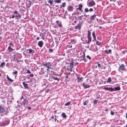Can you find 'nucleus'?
<instances>
[{
	"label": "nucleus",
	"instance_id": "cd10ccee",
	"mask_svg": "<svg viewBox=\"0 0 127 127\" xmlns=\"http://www.w3.org/2000/svg\"><path fill=\"white\" fill-rule=\"evenodd\" d=\"M23 8H24L25 9H24L22 8H20V12H23L24 11H25V8L24 7H23Z\"/></svg>",
	"mask_w": 127,
	"mask_h": 127
},
{
	"label": "nucleus",
	"instance_id": "f257e3e1",
	"mask_svg": "<svg viewBox=\"0 0 127 127\" xmlns=\"http://www.w3.org/2000/svg\"><path fill=\"white\" fill-rule=\"evenodd\" d=\"M43 66L44 67H46L47 68L46 70L47 71L49 70V69H51V64L50 62H48L47 63H45L44 62L42 63Z\"/></svg>",
	"mask_w": 127,
	"mask_h": 127
},
{
	"label": "nucleus",
	"instance_id": "c85d7f7f",
	"mask_svg": "<svg viewBox=\"0 0 127 127\" xmlns=\"http://www.w3.org/2000/svg\"><path fill=\"white\" fill-rule=\"evenodd\" d=\"M89 103L88 100H85V101L83 102V105H86L88 103Z\"/></svg>",
	"mask_w": 127,
	"mask_h": 127
},
{
	"label": "nucleus",
	"instance_id": "2eb2a0df",
	"mask_svg": "<svg viewBox=\"0 0 127 127\" xmlns=\"http://www.w3.org/2000/svg\"><path fill=\"white\" fill-rule=\"evenodd\" d=\"M92 34L93 38L94 39V40H93L92 41H96V36L95 35V34L94 31L92 32Z\"/></svg>",
	"mask_w": 127,
	"mask_h": 127
},
{
	"label": "nucleus",
	"instance_id": "a211bd4d",
	"mask_svg": "<svg viewBox=\"0 0 127 127\" xmlns=\"http://www.w3.org/2000/svg\"><path fill=\"white\" fill-rule=\"evenodd\" d=\"M83 7V6L81 3L79 4L78 5V7L76 9L77 11L78 10H79L80 9H82Z\"/></svg>",
	"mask_w": 127,
	"mask_h": 127
},
{
	"label": "nucleus",
	"instance_id": "de8ad7c7",
	"mask_svg": "<svg viewBox=\"0 0 127 127\" xmlns=\"http://www.w3.org/2000/svg\"><path fill=\"white\" fill-rule=\"evenodd\" d=\"M27 73L28 74H30L31 73V72L29 70H27Z\"/></svg>",
	"mask_w": 127,
	"mask_h": 127
},
{
	"label": "nucleus",
	"instance_id": "a19ab883",
	"mask_svg": "<svg viewBox=\"0 0 127 127\" xmlns=\"http://www.w3.org/2000/svg\"><path fill=\"white\" fill-rule=\"evenodd\" d=\"M71 41L73 44H74L75 43V42L74 39H71Z\"/></svg>",
	"mask_w": 127,
	"mask_h": 127
},
{
	"label": "nucleus",
	"instance_id": "6e6d98bb",
	"mask_svg": "<svg viewBox=\"0 0 127 127\" xmlns=\"http://www.w3.org/2000/svg\"><path fill=\"white\" fill-rule=\"evenodd\" d=\"M30 77H33L34 76V75L33 74H30Z\"/></svg>",
	"mask_w": 127,
	"mask_h": 127
},
{
	"label": "nucleus",
	"instance_id": "f8f14e48",
	"mask_svg": "<svg viewBox=\"0 0 127 127\" xmlns=\"http://www.w3.org/2000/svg\"><path fill=\"white\" fill-rule=\"evenodd\" d=\"M103 89L104 90H108L112 92L113 91H114V89L113 88H107L106 87H104L103 88Z\"/></svg>",
	"mask_w": 127,
	"mask_h": 127
},
{
	"label": "nucleus",
	"instance_id": "c756f323",
	"mask_svg": "<svg viewBox=\"0 0 127 127\" xmlns=\"http://www.w3.org/2000/svg\"><path fill=\"white\" fill-rule=\"evenodd\" d=\"M61 0H55L54 1L55 3H60L61 2Z\"/></svg>",
	"mask_w": 127,
	"mask_h": 127
},
{
	"label": "nucleus",
	"instance_id": "4c0bfd02",
	"mask_svg": "<svg viewBox=\"0 0 127 127\" xmlns=\"http://www.w3.org/2000/svg\"><path fill=\"white\" fill-rule=\"evenodd\" d=\"M98 100H95L93 102V103L94 104H95L96 105L97 103V101H98Z\"/></svg>",
	"mask_w": 127,
	"mask_h": 127
},
{
	"label": "nucleus",
	"instance_id": "39448f33",
	"mask_svg": "<svg viewBox=\"0 0 127 127\" xmlns=\"http://www.w3.org/2000/svg\"><path fill=\"white\" fill-rule=\"evenodd\" d=\"M9 123V122L7 120H6L0 123V126H5L7 125Z\"/></svg>",
	"mask_w": 127,
	"mask_h": 127
},
{
	"label": "nucleus",
	"instance_id": "f03ea898",
	"mask_svg": "<svg viewBox=\"0 0 127 127\" xmlns=\"http://www.w3.org/2000/svg\"><path fill=\"white\" fill-rule=\"evenodd\" d=\"M8 113L7 109H5L4 108L0 106V114L2 113L4 115H7Z\"/></svg>",
	"mask_w": 127,
	"mask_h": 127
},
{
	"label": "nucleus",
	"instance_id": "58836bf2",
	"mask_svg": "<svg viewBox=\"0 0 127 127\" xmlns=\"http://www.w3.org/2000/svg\"><path fill=\"white\" fill-rule=\"evenodd\" d=\"M18 73V71L17 70H16L14 72H12V74L13 75L16 74V75H17V74Z\"/></svg>",
	"mask_w": 127,
	"mask_h": 127
},
{
	"label": "nucleus",
	"instance_id": "0e129e2a",
	"mask_svg": "<svg viewBox=\"0 0 127 127\" xmlns=\"http://www.w3.org/2000/svg\"><path fill=\"white\" fill-rule=\"evenodd\" d=\"M105 53H108V51H107V50H105Z\"/></svg>",
	"mask_w": 127,
	"mask_h": 127
},
{
	"label": "nucleus",
	"instance_id": "7c9ffc66",
	"mask_svg": "<svg viewBox=\"0 0 127 127\" xmlns=\"http://www.w3.org/2000/svg\"><path fill=\"white\" fill-rule=\"evenodd\" d=\"M62 115L63 117L64 118H65L66 117V116L64 113H63L62 114Z\"/></svg>",
	"mask_w": 127,
	"mask_h": 127
},
{
	"label": "nucleus",
	"instance_id": "3c124183",
	"mask_svg": "<svg viewBox=\"0 0 127 127\" xmlns=\"http://www.w3.org/2000/svg\"><path fill=\"white\" fill-rule=\"evenodd\" d=\"M89 11H90V12H92L93 11V10L92 8H90V9Z\"/></svg>",
	"mask_w": 127,
	"mask_h": 127
},
{
	"label": "nucleus",
	"instance_id": "72a5a7b5",
	"mask_svg": "<svg viewBox=\"0 0 127 127\" xmlns=\"http://www.w3.org/2000/svg\"><path fill=\"white\" fill-rule=\"evenodd\" d=\"M96 64H97L98 66L99 67V68H101V69L102 68L101 67V65H100V64H99V62H96Z\"/></svg>",
	"mask_w": 127,
	"mask_h": 127
},
{
	"label": "nucleus",
	"instance_id": "412c9836",
	"mask_svg": "<svg viewBox=\"0 0 127 127\" xmlns=\"http://www.w3.org/2000/svg\"><path fill=\"white\" fill-rule=\"evenodd\" d=\"M8 50H9V52H10L14 50V49H13L12 48H11V46H9L8 47Z\"/></svg>",
	"mask_w": 127,
	"mask_h": 127
},
{
	"label": "nucleus",
	"instance_id": "c9c22d12",
	"mask_svg": "<svg viewBox=\"0 0 127 127\" xmlns=\"http://www.w3.org/2000/svg\"><path fill=\"white\" fill-rule=\"evenodd\" d=\"M89 10L88 8H86L84 10V12L87 13L89 12Z\"/></svg>",
	"mask_w": 127,
	"mask_h": 127
},
{
	"label": "nucleus",
	"instance_id": "4be33fe9",
	"mask_svg": "<svg viewBox=\"0 0 127 127\" xmlns=\"http://www.w3.org/2000/svg\"><path fill=\"white\" fill-rule=\"evenodd\" d=\"M91 30H88L87 31V36H91V32H90Z\"/></svg>",
	"mask_w": 127,
	"mask_h": 127
},
{
	"label": "nucleus",
	"instance_id": "774afa93",
	"mask_svg": "<svg viewBox=\"0 0 127 127\" xmlns=\"http://www.w3.org/2000/svg\"><path fill=\"white\" fill-rule=\"evenodd\" d=\"M31 107H28V109L29 110L31 109Z\"/></svg>",
	"mask_w": 127,
	"mask_h": 127
},
{
	"label": "nucleus",
	"instance_id": "4d7b16f0",
	"mask_svg": "<svg viewBox=\"0 0 127 127\" xmlns=\"http://www.w3.org/2000/svg\"><path fill=\"white\" fill-rule=\"evenodd\" d=\"M15 17H15V15H14V14L11 17V18H14Z\"/></svg>",
	"mask_w": 127,
	"mask_h": 127
},
{
	"label": "nucleus",
	"instance_id": "a878e982",
	"mask_svg": "<svg viewBox=\"0 0 127 127\" xmlns=\"http://www.w3.org/2000/svg\"><path fill=\"white\" fill-rule=\"evenodd\" d=\"M52 78L54 79V80H57L58 81H59V78L55 77L54 76H52Z\"/></svg>",
	"mask_w": 127,
	"mask_h": 127
},
{
	"label": "nucleus",
	"instance_id": "bb28decb",
	"mask_svg": "<svg viewBox=\"0 0 127 127\" xmlns=\"http://www.w3.org/2000/svg\"><path fill=\"white\" fill-rule=\"evenodd\" d=\"M28 101L27 103H26V102H25L23 103L24 106L26 108L27 107L28 104Z\"/></svg>",
	"mask_w": 127,
	"mask_h": 127
},
{
	"label": "nucleus",
	"instance_id": "5701e85b",
	"mask_svg": "<svg viewBox=\"0 0 127 127\" xmlns=\"http://www.w3.org/2000/svg\"><path fill=\"white\" fill-rule=\"evenodd\" d=\"M5 63L4 62L2 63L0 65V67L4 68L5 66Z\"/></svg>",
	"mask_w": 127,
	"mask_h": 127
},
{
	"label": "nucleus",
	"instance_id": "ddd939ff",
	"mask_svg": "<svg viewBox=\"0 0 127 127\" xmlns=\"http://www.w3.org/2000/svg\"><path fill=\"white\" fill-rule=\"evenodd\" d=\"M22 84L23 85L25 88L27 89H28L29 88V87L28 86V84H27L25 83V82H23Z\"/></svg>",
	"mask_w": 127,
	"mask_h": 127
},
{
	"label": "nucleus",
	"instance_id": "473e14b6",
	"mask_svg": "<svg viewBox=\"0 0 127 127\" xmlns=\"http://www.w3.org/2000/svg\"><path fill=\"white\" fill-rule=\"evenodd\" d=\"M29 51V52L30 53H32L33 51H34V50H32V49H29V50L27 49V51Z\"/></svg>",
	"mask_w": 127,
	"mask_h": 127
},
{
	"label": "nucleus",
	"instance_id": "9b49d317",
	"mask_svg": "<svg viewBox=\"0 0 127 127\" xmlns=\"http://www.w3.org/2000/svg\"><path fill=\"white\" fill-rule=\"evenodd\" d=\"M96 12H95V13L93 15H92V16H90V19L91 20H94V18L96 17V16L97 15H96V14H95Z\"/></svg>",
	"mask_w": 127,
	"mask_h": 127
},
{
	"label": "nucleus",
	"instance_id": "1a4fd4ad",
	"mask_svg": "<svg viewBox=\"0 0 127 127\" xmlns=\"http://www.w3.org/2000/svg\"><path fill=\"white\" fill-rule=\"evenodd\" d=\"M67 9L69 11L71 12L73 11V8L71 6H69L67 7Z\"/></svg>",
	"mask_w": 127,
	"mask_h": 127
},
{
	"label": "nucleus",
	"instance_id": "864d4df0",
	"mask_svg": "<svg viewBox=\"0 0 127 127\" xmlns=\"http://www.w3.org/2000/svg\"><path fill=\"white\" fill-rule=\"evenodd\" d=\"M41 38L43 40H44L45 39L44 35H42Z\"/></svg>",
	"mask_w": 127,
	"mask_h": 127
},
{
	"label": "nucleus",
	"instance_id": "680f3d73",
	"mask_svg": "<svg viewBox=\"0 0 127 127\" xmlns=\"http://www.w3.org/2000/svg\"><path fill=\"white\" fill-rule=\"evenodd\" d=\"M24 98V96H22L20 98L21 100L22 99H23Z\"/></svg>",
	"mask_w": 127,
	"mask_h": 127
},
{
	"label": "nucleus",
	"instance_id": "79ce46f5",
	"mask_svg": "<svg viewBox=\"0 0 127 127\" xmlns=\"http://www.w3.org/2000/svg\"><path fill=\"white\" fill-rule=\"evenodd\" d=\"M96 44L97 45H99L100 44V42H99V41H97L96 42Z\"/></svg>",
	"mask_w": 127,
	"mask_h": 127
},
{
	"label": "nucleus",
	"instance_id": "f3484780",
	"mask_svg": "<svg viewBox=\"0 0 127 127\" xmlns=\"http://www.w3.org/2000/svg\"><path fill=\"white\" fill-rule=\"evenodd\" d=\"M43 44V42L42 41H40L38 42V45L40 47H42Z\"/></svg>",
	"mask_w": 127,
	"mask_h": 127
},
{
	"label": "nucleus",
	"instance_id": "0eeeda50",
	"mask_svg": "<svg viewBox=\"0 0 127 127\" xmlns=\"http://www.w3.org/2000/svg\"><path fill=\"white\" fill-rule=\"evenodd\" d=\"M125 66L124 65L122 64L121 65H120L118 68V70H123L125 71L126 70V69L125 68Z\"/></svg>",
	"mask_w": 127,
	"mask_h": 127
},
{
	"label": "nucleus",
	"instance_id": "7ed1b4c3",
	"mask_svg": "<svg viewBox=\"0 0 127 127\" xmlns=\"http://www.w3.org/2000/svg\"><path fill=\"white\" fill-rule=\"evenodd\" d=\"M13 13L14 15H15L16 19H19L21 18L22 16L21 14L18 12L16 10H15L13 12Z\"/></svg>",
	"mask_w": 127,
	"mask_h": 127
},
{
	"label": "nucleus",
	"instance_id": "49530a36",
	"mask_svg": "<svg viewBox=\"0 0 127 127\" xmlns=\"http://www.w3.org/2000/svg\"><path fill=\"white\" fill-rule=\"evenodd\" d=\"M100 95H96V96H97V97H96V98L97 99H99V97H100Z\"/></svg>",
	"mask_w": 127,
	"mask_h": 127
},
{
	"label": "nucleus",
	"instance_id": "69168bd1",
	"mask_svg": "<svg viewBox=\"0 0 127 127\" xmlns=\"http://www.w3.org/2000/svg\"><path fill=\"white\" fill-rule=\"evenodd\" d=\"M83 54H84V56H83V58H85V53L84 52H83Z\"/></svg>",
	"mask_w": 127,
	"mask_h": 127
},
{
	"label": "nucleus",
	"instance_id": "052dcab7",
	"mask_svg": "<svg viewBox=\"0 0 127 127\" xmlns=\"http://www.w3.org/2000/svg\"><path fill=\"white\" fill-rule=\"evenodd\" d=\"M110 1H113V2H115L116 1V0H110Z\"/></svg>",
	"mask_w": 127,
	"mask_h": 127
},
{
	"label": "nucleus",
	"instance_id": "aec40b11",
	"mask_svg": "<svg viewBox=\"0 0 127 127\" xmlns=\"http://www.w3.org/2000/svg\"><path fill=\"white\" fill-rule=\"evenodd\" d=\"M82 78H80L79 77H77V82H81L83 80H82Z\"/></svg>",
	"mask_w": 127,
	"mask_h": 127
},
{
	"label": "nucleus",
	"instance_id": "2f4dec72",
	"mask_svg": "<svg viewBox=\"0 0 127 127\" xmlns=\"http://www.w3.org/2000/svg\"><path fill=\"white\" fill-rule=\"evenodd\" d=\"M13 59L14 60H16L17 59H18V58L17 57V56H16V55H15L14 56Z\"/></svg>",
	"mask_w": 127,
	"mask_h": 127
},
{
	"label": "nucleus",
	"instance_id": "f704fd0d",
	"mask_svg": "<svg viewBox=\"0 0 127 127\" xmlns=\"http://www.w3.org/2000/svg\"><path fill=\"white\" fill-rule=\"evenodd\" d=\"M70 103L71 102L70 101H69L65 103L64 105L65 106H67L69 105L70 104Z\"/></svg>",
	"mask_w": 127,
	"mask_h": 127
},
{
	"label": "nucleus",
	"instance_id": "13d9d810",
	"mask_svg": "<svg viewBox=\"0 0 127 127\" xmlns=\"http://www.w3.org/2000/svg\"><path fill=\"white\" fill-rule=\"evenodd\" d=\"M9 63H7L6 65V66H9Z\"/></svg>",
	"mask_w": 127,
	"mask_h": 127
},
{
	"label": "nucleus",
	"instance_id": "6e6552de",
	"mask_svg": "<svg viewBox=\"0 0 127 127\" xmlns=\"http://www.w3.org/2000/svg\"><path fill=\"white\" fill-rule=\"evenodd\" d=\"M84 88V89H87L90 87L92 85H89L87 84L85 82L83 83L82 84Z\"/></svg>",
	"mask_w": 127,
	"mask_h": 127
},
{
	"label": "nucleus",
	"instance_id": "8fccbe9b",
	"mask_svg": "<svg viewBox=\"0 0 127 127\" xmlns=\"http://www.w3.org/2000/svg\"><path fill=\"white\" fill-rule=\"evenodd\" d=\"M110 114L112 115H113L114 114V113L113 111H111V112Z\"/></svg>",
	"mask_w": 127,
	"mask_h": 127
},
{
	"label": "nucleus",
	"instance_id": "37998d69",
	"mask_svg": "<svg viewBox=\"0 0 127 127\" xmlns=\"http://www.w3.org/2000/svg\"><path fill=\"white\" fill-rule=\"evenodd\" d=\"M83 16L81 15L79 17H78L77 18V19H80L81 20L82 19V17Z\"/></svg>",
	"mask_w": 127,
	"mask_h": 127
},
{
	"label": "nucleus",
	"instance_id": "a18cd8bd",
	"mask_svg": "<svg viewBox=\"0 0 127 127\" xmlns=\"http://www.w3.org/2000/svg\"><path fill=\"white\" fill-rule=\"evenodd\" d=\"M53 49L50 48L49 49V51L50 52H53Z\"/></svg>",
	"mask_w": 127,
	"mask_h": 127
},
{
	"label": "nucleus",
	"instance_id": "bf43d9fd",
	"mask_svg": "<svg viewBox=\"0 0 127 127\" xmlns=\"http://www.w3.org/2000/svg\"><path fill=\"white\" fill-rule=\"evenodd\" d=\"M108 53H110L111 52V49H109L108 50Z\"/></svg>",
	"mask_w": 127,
	"mask_h": 127
},
{
	"label": "nucleus",
	"instance_id": "393cba45",
	"mask_svg": "<svg viewBox=\"0 0 127 127\" xmlns=\"http://www.w3.org/2000/svg\"><path fill=\"white\" fill-rule=\"evenodd\" d=\"M114 91H117L120 90V87H117L114 88Z\"/></svg>",
	"mask_w": 127,
	"mask_h": 127
},
{
	"label": "nucleus",
	"instance_id": "4468645a",
	"mask_svg": "<svg viewBox=\"0 0 127 127\" xmlns=\"http://www.w3.org/2000/svg\"><path fill=\"white\" fill-rule=\"evenodd\" d=\"M70 65L69 66H70V69H71V71L72 69L73 68V65L74 64L73 61V60H72L70 61Z\"/></svg>",
	"mask_w": 127,
	"mask_h": 127
},
{
	"label": "nucleus",
	"instance_id": "9d476101",
	"mask_svg": "<svg viewBox=\"0 0 127 127\" xmlns=\"http://www.w3.org/2000/svg\"><path fill=\"white\" fill-rule=\"evenodd\" d=\"M87 38L88 40L87 41H86V43L88 44H89L91 41L92 37L91 36H87Z\"/></svg>",
	"mask_w": 127,
	"mask_h": 127
},
{
	"label": "nucleus",
	"instance_id": "c03bdc74",
	"mask_svg": "<svg viewBox=\"0 0 127 127\" xmlns=\"http://www.w3.org/2000/svg\"><path fill=\"white\" fill-rule=\"evenodd\" d=\"M86 57L89 59V60H90L91 59V57L89 55H87L86 56Z\"/></svg>",
	"mask_w": 127,
	"mask_h": 127
},
{
	"label": "nucleus",
	"instance_id": "dca6fc26",
	"mask_svg": "<svg viewBox=\"0 0 127 127\" xmlns=\"http://www.w3.org/2000/svg\"><path fill=\"white\" fill-rule=\"evenodd\" d=\"M81 24H79L77 26H75V29H78L79 30H80L81 29Z\"/></svg>",
	"mask_w": 127,
	"mask_h": 127
},
{
	"label": "nucleus",
	"instance_id": "603ef678",
	"mask_svg": "<svg viewBox=\"0 0 127 127\" xmlns=\"http://www.w3.org/2000/svg\"><path fill=\"white\" fill-rule=\"evenodd\" d=\"M9 45L11 46H13V44L12 42L10 43Z\"/></svg>",
	"mask_w": 127,
	"mask_h": 127
},
{
	"label": "nucleus",
	"instance_id": "423d86ee",
	"mask_svg": "<svg viewBox=\"0 0 127 127\" xmlns=\"http://www.w3.org/2000/svg\"><path fill=\"white\" fill-rule=\"evenodd\" d=\"M95 4V2L93 0H90L88 3L89 7H92L94 6Z\"/></svg>",
	"mask_w": 127,
	"mask_h": 127
},
{
	"label": "nucleus",
	"instance_id": "ea45409f",
	"mask_svg": "<svg viewBox=\"0 0 127 127\" xmlns=\"http://www.w3.org/2000/svg\"><path fill=\"white\" fill-rule=\"evenodd\" d=\"M66 4V3L65 2L63 3L62 4V6L64 8Z\"/></svg>",
	"mask_w": 127,
	"mask_h": 127
},
{
	"label": "nucleus",
	"instance_id": "e433bc0d",
	"mask_svg": "<svg viewBox=\"0 0 127 127\" xmlns=\"http://www.w3.org/2000/svg\"><path fill=\"white\" fill-rule=\"evenodd\" d=\"M111 81V78L110 77H109L108 78V79L107 80V82L110 83Z\"/></svg>",
	"mask_w": 127,
	"mask_h": 127
},
{
	"label": "nucleus",
	"instance_id": "338daca9",
	"mask_svg": "<svg viewBox=\"0 0 127 127\" xmlns=\"http://www.w3.org/2000/svg\"><path fill=\"white\" fill-rule=\"evenodd\" d=\"M59 21L58 20H57L56 21V23L57 24H59Z\"/></svg>",
	"mask_w": 127,
	"mask_h": 127
},
{
	"label": "nucleus",
	"instance_id": "09e8293b",
	"mask_svg": "<svg viewBox=\"0 0 127 127\" xmlns=\"http://www.w3.org/2000/svg\"><path fill=\"white\" fill-rule=\"evenodd\" d=\"M58 26L60 27H62V26L61 24V23L60 24H58Z\"/></svg>",
	"mask_w": 127,
	"mask_h": 127
},
{
	"label": "nucleus",
	"instance_id": "e2e57ef3",
	"mask_svg": "<svg viewBox=\"0 0 127 127\" xmlns=\"http://www.w3.org/2000/svg\"><path fill=\"white\" fill-rule=\"evenodd\" d=\"M67 11H66L65 12L64 15H67Z\"/></svg>",
	"mask_w": 127,
	"mask_h": 127
},
{
	"label": "nucleus",
	"instance_id": "5fc2aeb1",
	"mask_svg": "<svg viewBox=\"0 0 127 127\" xmlns=\"http://www.w3.org/2000/svg\"><path fill=\"white\" fill-rule=\"evenodd\" d=\"M83 60L85 62H86L87 61V60H86V59L85 58H83Z\"/></svg>",
	"mask_w": 127,
	"mask_h": 127
},
{
	"label": "nucleus",
	"instance_id": "20e7f679",
	"mask_svg": "<svg viewBox=\"0 0 127 127\" xmlns=\"http://www.w3.org/2000/svg\"><path fill=\"white\" fill-rule=\"evenodd\" d=\"M26 6L27 8H29L33 4L32 1L28 0L26 2Z\"/></svg>",
	"mask_w": 127,
	"mask_h": 127
},
{
	"label": "nucleus",
	"instance_id": "6ab92c4d",
	"mask_svg": "<svg viewBox=\"0 0 127 127\" xmlns=\"http://www.w3.org/2000/svg\"><path fill=\"white\" fill-rule=\"evenodd\" d=\"M6 78L9 82H12L13 81V80L10 78L8 75L6 76Z\"/></svg>",
	"mask_w": 127,
	"mask_h": 127
},
{
	"label": "nucleus",
	"instance_id": "b1692460",
	"mask_svg": "<svg viewBox=\"0 0 127 127\" xmlns=\"http://www.w3.org/2000/svg\"><path fill=\"white\" fill-rule=\"evenodd\" d=\"M47 2L49 3L50 5H52L53 3V1L52 0H47Z\"/></svg>",
	"mask_w": 127,
	"mask_h": 127
}]
</instances>
